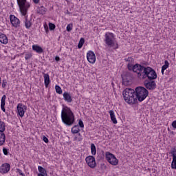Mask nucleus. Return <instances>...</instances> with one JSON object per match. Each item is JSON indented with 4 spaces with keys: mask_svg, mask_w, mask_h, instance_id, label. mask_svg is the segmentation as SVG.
Instances as JSON below:
<instances>
[{
    "mask_svg": "<svg viewBox=\"0 0 176 176\" xmlns=\"http://www.w3.org/2000/svg\"><path fill=\"white\" fill-rule=\"evenodd\" d=\"M122 95L124 101H126L127 104H136L138 102L135 91L133 89H125L122 92Z\"/></svg>",
    "mask_w": 176,
    "mask_h": 176,
    "instance_id": "obj_2",
    "label": "nucleus"
},
{
    "mask_svg": "<svg viewBox=\"0 0 176 176\" xmlns=\"http://www.w3.org/2000/svg\"><path fill=\"white\" fill-rule=\"evenodd\" d=\"M6 125L5 124V122L3 121H0V132L3 133L5 130H6Z\"/></svg>",
    "mask_w": 176,
    "mask_h": 176,
    "instance_id": "obj_30",
    "label": "nucleus"
},
{
    "mask_svg": "<svg viewBox=\"0 0 176 176\" xmlns=\"http://www.w3.org/2000/svg\"><path fill=\"white\" fill-rule=\"evenodd\" d=\"M32 50L34 52H36V53H38V54H41V53H43V49L42 48V47L38 45H33Z\"/></svg>",
    "mask_w": 176,
    "mask_h": 176,
    "instance_id": "obj_18",
    "label": "nucleus"
},
{
    "mask_svg": "<svg viewBox=\"0 0 176 176\" xmlns=\"http://www.w3.org/2000/svg\"><path fill=\"white\" fill-rule=\"evenodd\" d=\"M16 173H18L19 175L25 176V175L23 173V170L19 168L16 169Z\"/></svg>",
    "mask_w": 176,
    "mask_h": 176,
    "instance_id": "obj_37",
    "label": "nucleus"
},
{
    "mask_svg": "<svg viewBox=\"0 0 176 176\" xmlns=\"http://www.w3.org/2000/svg\"><path fill=\"white\" fill-rule=\"evenodd\" d=\"M49 28H50V31H53V30H55V28H56V25H54V23H50Z\"/></svg>",
    "mask_w": 176,
    "mask_h": 176,
    "instance_id": "obj_36",
    "label": "nucleus"
},
{
    "mask_svg": "<svg viewBox=\"0 0 176 176\" xmlns=\"http://www.w3.org/2000/svg\"><path fill=\"white\" fill-rule=\"evenodd\" d=\"M55 90L58 94H63V89H61V87L60 86L56 85Z\"/></svg>",
    "mask_w": 176,
    "mask_h": 176,
    "instance_id": "obj_33",
    "label": "nucleus"
},
{
    "mask_svg": "<svg viewBox=\"0 0 176 176\" xmlns=\"http://www.w3.org/2000/svg\"><path fill=\"white\" fill-rule=\"evenodd\" d=\"M61 119L63 123L66 126H72L75 123V116L72 110L67 106L63 107L61 111Z\"/></svg>",
    "mask_w": 176,
    "mask_h": 176,
    "instance_id": "obj_1",
    "label": "nucleus"
},
{
    "mask_svg": "<svg viewBox=\"0 0 176 176\" xmlns=\"http://www.w3.org/2000/svg\"><path fill=\"white\" fill-rule=\"evenodd\" d=\"M115 34L113 33L107 32L104 36V43L109 47L115 46Z\"/></svg>",
    "mask_w": 176,
    "mask_h": 176,
    "instance_id": "obj_7",
    "label": "nucleus"
},
{
    "mask_svg": "<svg viewBox=\"0 0 176 176\" xmlns=\"http://www.w3.org/2000/svg\"><path fill=\"white\" fill-rule=\"evenodd\" d=\"M63 98L66 102H72V97H71V94L68 92L63 93Z\"/></svg>",
    "mask_w": 176,
    "mask_h": 176,
    "instance_id": "obj_20",
    "label": "nucleus"
},
{
    "mask_svg": "<svg viewBox=\"0 0 176 176\" xmlns=\"http://www.w3.org/2000/svg\"><path fill=\"white\" fill-rule=\"evenodd\" d=\"M25 111H27V106L20 103L18 104L17 112H18V115H19L21 118H23V116H24V113H25Z\"/></svg>",
    "mask_w": 176,
    "mask_h": 176,
    "instance_id": "obj_14",
    "label": "nucleus"
},
{
    "mask_svg": "<svg viewBox=\"0 0 176 176\" xmlns=\"http://www.w3.org/2000/svg\"><path fill=\"white\" fill-rule=\"evenodd\" d=\"M106 160L111 164V166H118V164H119V160H118V158L115 157V155L109 152H106Z\"/></svg>",
    "mask_w": 176,
    "mask_h": 176,
    "instance_id": "obj_8",
    "label": "nucleus"
},
{
    "mask_svg": "<svg viewBox=\"0 0 176 176\" xmlns=\"http://www.w3.org/2000/svg\"><path fill=\"white\" fill-rule=\"evenodd\" d=\"M109 113L111 121L114 124H116L118 123V120H116V117L115 116V112L113 111V110H110Z\"/></svg>",
    "mask_w": 176,
    "mask_h": 176,
    "instance_id": "obj_24",
    "label": "nucleus"
},
{
    "mask_svg": "<svg viewBox=\"0 0 176 176\" xmlns=\"http://www.w3.org/2000/svg\"><path fill=\"white\" fill-rule=\"evenodd\" d=\"M74 141H77L78 142L82 141V135L80 133H78L77 136H75Z\"/></svg>",
    "mask_w": 176,
    "mask_h": 176,
    "instance_id": "obj_34",
    "label": "nucleus"
},
{
    "mask_svg": "<svg viewBox=\"0 0 176 176\" xmlns=\"http://www.w3.org/2000/svg\"><path fill=\"white\" fill-rule=\"evenodd\" d=\"M7 85H8V82L6 81V80H3V82H2V87H3V89H5V87H6Z\"/></svg>",
    "mask_w": 176,
    "mask_h": 176,
    "instance_id": "obj_40",
    "label": "nucleus"
},
{
    "mask_svg": "<svg viewBox=\"0 0 176 176\" xmlns=\"http://www.w3.org/2000/svg\"><path fill=\"white\" fill-rule=\"evenodd\" d=\"M130 71H133V72L137 74L138 78H143V75L145 74V72L146 71V67L138 63H136L133 66Z\"/></svg>",
    "mask_w": 176,
    "mask_h": 176,
    "instance_id": "obj_5",
    "label": "nucleus"
},
{
    "mask_svg": "<svg viewBox=\"0 0 176 176\" xmlns=\"http://www.w3.org/2000/svg\"><path fill=\"white\" fill-rule=\"evenodd\" d=\"M172 126L174 128V129H176V120L173 121L172 122Z\"/></svg>",
    "mask_w": 176,
    "mask_h": 176,
    "instance_id": "obj_43",
    "label": "nucleus"
},
{
    "mask_svg": "<svg viewBox=\"0 0 176 176\" xmlns=\"http://www.w3.org/2000/svg\"><path fill=\"white\" fill-rule=\"evenodd\" d=\"M66 29L68 32H70V31H72V25L71 24L67 25Z\"/></svg>",
    "mask_w": 176,
    "mask_h": 176,
    "instance_id": "obj_38",
    "label": "nucleus"
},
{
    "mask_svg": "<svg viewBox=\"0 0 176 176\" xmlns=\"http://www.w3.org/2000/svg\"><path fill=\"white\" fill-rule=\"evenodd\" d=\"M87 58L89 63L91 64H94L96 63V54L93 52V51H89L87 54Z\"/></svg>",
    "mask_w": 176,
    "mask_h": 176,
    "instance_id": "obj_16",
    "label": "nucleus"
},
{
    "mask_svg": "<svg viewBox=\"0 0 176 176\" xmlns=\"http://www.w3.org/2000/svg\"><path fill=\"white\" fill-rule=\"evenodd\" d=\"M38 176H47V175L38 174Z\"/></svg>",
    "mask_w": 176,
    "mask_h": 176,
    "instance_id": "obj_46",
    "label": "nucleus"
},
{
    "mask_svg": "<svg viewBox=\"0 0 176 176\" xmlns=\"http://www.w3.org/2000/svg\"><path fill=\"white\" fill-rule=\"evenodd\" d=\"M10 20L12 27H15V28H17V27H20V19L16 17V16L10 15Z\"/></svg>",
    "mask_w": 176,
    "mask_h": 176,
    "instance_id": "obj_13",
    "label": "nucleus"
},
{
    "mask_svg": "<svg viewBox=\"0 0 176 176\" xmlns=\"http://www.w3.org/2000/svg\"><path fill=\"white\" fill-rule=\"evenodd\" d=\"M91 155H96V153H97L96 145L93 143L91 144Z\"/></svg>",
    "mask_w": 176,
    "mask_h": 176,
    "instance_id": "obj_31",
    "label": "nucleus"
},
{
    "mask_svg": "<svg viewBox=\"0 0 176 176\" xmlns=\"http://www.w3.org/2000/svg\"><path fill=\"white\" fill-rule=\"evenodd\" d=\"M9 171H10V164L5 163L0 166L1 174H8Z\"/></svg>",
    "mask_w": 176,
    "mask_h": 176,
    "instance_id": "obj_15",
    "label": "nucleus"
},
{
    "mask_svg": "<svg viewBox=\"0 0 176 176\" xmlns=\"http://www.w3.org/2000/svg\"><path fill=\"white\" fill-rule=\"evenodd\" d=\"M38 170L39 171L40 173L38 174H41L42 175H47V173L46 172V169L44 168L43 167L38 166Z\"/></svg>",
    "mask_w": 176,
    "mask_h": 176,
    "instance_id": "obj_29",
    "label": "nucleus"
},
{
    "mask_svg": "<svg viewBox=\"0 0 176 176\" xmlns=\"http://www.w3.org/2000/svg\"><path fill=\"white\" fill-rule=\"evenodd\" d=\"M136 100H138L140 102L144 101L146 97H148L149 92L147 89L144 87H138L135 89Z\"/></svg>",
    "mask_w": 176,
    "mask_h": 176,
    "instance_id": "obj_3",
    "label": "nucleus"
},
{
    "mask_svg": "<svg viewBox=\"0 0 176 176\" xmlns=\"http://www.w3.org/2000/svg\"><path fill=\"white\" fill-rule=\"evenodd\" d=\"M144 85L148 90H155L156 89V82L153 80H146Z\"/></svg>",
    "mask_w": 176,
    "mask_h": 176,
    "instance_id": "obj_12",
    "label": "nucleus"
},
{
    "mask_svg": "<svg viewBox=\"0 0 176 176\" xmlns=\"http://www.w3.org/2000/svg\"><path fill=\"white\" fill-rule=\"evenodd\" d=\"M3 153L4 155H8V149L6 148H3Z\"/></svg>",
    "mask_w": 176,
    "mask_h": 176,
    "instance_id": "obj_42",
    "label": "nucleus"
},
{
    "mask_svg": "<svg viewBox=\"0 0 176 176\" xmlns=\"http://www.w3.org/2000/svg\"><path fill=\"white\" fill-rule=\"evenodd\" d=\"M1 77H0V86H1Z\"/></svg>",
    "mask_w": 176,
    "mask_h": 176,
    "instance_id": "obj_49",
    "label": "nucleus"
},
{
    "mask_svg": "<svg viewBox=\"0 0 176 176\" xmlns=\"http://www.w3.org/2000/svg\"><path fill=\"white\" fill-rule=\"evenodd\" d=\"M168 65H170V63H168V60H165L164 61V65L162 67V75L164 74V71H166V69L167 68H168Z\"/></svg>",
    "mask_w": 176,
    "mask_h": 176,
    "instance_id": "obj_26",
    "label": "nucleus"
},
{
    "mask_svg": "<svg viewBox=\"0 0 176 176\" xmlns=\"http://www.w3.org/2000/svg\"><path fill=\"white\" fill-rule=\"evenodd\" d=\"M43 141H44V142L47 144V142H49V139H47V138H46V136H43Z\"/></svg>",
    "mask_w": 176,
    "mask_h": 176,
    "instance_id": "obj_41",
    "label": "nucleus"
},
{
    "mask_svg": "<svg viewBox=\"0 0 176 176\" xmlns=\"http://www.w3.org/2000/svg\"><path fill=\"white\" fill-rule=\"evenodd\" d=\"M55 60H56V61H60V57L56 56Z\"/></svg>",
    "mask_w": 176,
    "mask_h": 176,
    "instance_id": "obj_45",
    "label": "nucleus"
},
{
    "mask_svg": "<svg viewBox=\"0 0 176 176\" xmlns=\"http://www.w3.org/2000/svg\"><path fill=\"white\" fill-rule=\"evenodd\" d=\"M124 60L128 63L127 68L130 71L134 67V58L133 57H128L124 58Z\"/></svg>",
    "mask_w": 176,
    "mask_h": 176,
    "instance_id": "obj_17",
    "label": "nucleus"
},
{
    "mask_svg": "<svg viewBox=\"0 0 176 176\" xmlns=\"http://www.w3.org/2000/svg\"><path fill=\"white\" fill-rule=\"evenodd\" d=\"M170 155L173 157L171 167L173 170H176V146H173L170 150Z\"/></svg>",
    "mask_w": 176,
    "mask_h": 176,
    "instance_id": "obj_11",
    "label": "nucleus"
},
{
    "mask_svg": "<svg viewBox=\"0 0 176 176\" xmlns=\"http://www.w3.org/2000/svg\"><path fill=\"white\" fill-rule=\"evenodd\" d=\"M5 104H6V95H3L1 98V108L3 112H6V109H5Z\"/></svg>",
    "mask_w": 176,
    "mask_h": 176,
    "instance_id": "obj_21",
    "label": "nucleus"
},
{
    "mask_svg": "<svg viewBox=\"0 0 176 176\" xmlns=\"http://www.w3.org/2000/svg\"><path fill=\"white\" fill-rule=\"evenodd\" d=\"M80 131V129H79V126L75 125L72 128V134H78Z\"/></svg>",
    "mask_w": 176,
    "mask_h": 176,
    "instance_id": "obj_27",
    "label": "nucleus"
},
{
    "mask_svg": "<svg viewBox=\"0 0 176 176\" xmlns=\"http://www.w3.org/2000/svg\"><path fill=\"white\" fill-rule=\"evenodd\" d=\"M6 140V136H5V133L3 132H0V146L5 144Z\"/></svg>",
    "mask_w": 176,
    "mask_h": 176,
    "instance_id": "obj_25",
    "label": "nucleus"
},
{
    "mask_svg": "<svg viewBox=\"0 0 176 176\" xmlns=\"http://www.w3.org/2000/svg\"><path fill=\"white\" fill-rule=\"evenodd\" d=\"M84 44H85V38H81L80 39V41H79V43H78V49H82V46H83Z\"/></svg>",
    "mask_w": 176,
    "mask_h": 176,
    "instance_id": "obj_32",
    "label": "nucleus"
},
{
    "mask_svg": "<svg viewBox=\"0 0 176 176\" xmlns=\"http://www.w3.org/2000/svg\"><path fill=\"white\" fill-rule=\"evenodd\" d=\"M0 43L3 45H7L8 43V37L6 34L0 32Z\"/></svg>",
    "mask_w": 176,
    "mask_h": 176,
    "instance_id": "obj_19",
    "label": "nucleus"
},
{
    "mask_svg": "<svg viewBox=\"0 0 176 176\" xmlns=\"http://www.w3.org/2000/svg\"><path fill=\"white\" fill-rule=\"evenodd\" d=\"M31 57H32V54L28 52V53L25 54V60H30V58H31Z\"/></svg>",
    "mask_w": 176,
    "mask_h": 176,
    "instance_id": "obj_35",
    "label": "nucleus"
},
{
    "mask_svg": "<svg viewBox=\"0 0 176 176\" xmlns=\"http://www.w3.org/2000/svg\"><path fill=\"white\" fill-rule=\"evenodd\" d=\"M46 12H47V10L46 8L43 6L37 8L36 13H38V14H42V15L46 14Z\"/></svg>",
    "mask_w": 176,
    "mask_h": 176,
    "instance_id": "obj_22",
    "label": "nucleus"
},
{
    "mask_svg": "<svg viewBox=\"0 0 176 176\" xmlns=\"http://www.w3.org/2000/svg\"><path fill=\"white\" fill-rule=\"evenodd\" d=\"M122 85L124 86H129L130 83H131V80L133 79V76L130 72H126L123 75H122Z\"/></svg>",
    "mask_w": 176,
    "mask_h": 176,
    "instance_id": "obj_9",
    "label": "nucleus"
},
{
    "mask_svg": "<svg viewBox=\"0 0 176 176\" xmlns=\"http://www.w3.org/2000/svg\"><path fill=\"white\" fill-rule=\"evenodd\" d=\"M146 78H148L149 80H153V79H156V78H157V74H156V72L152 69V67H147L146 72H144V74H143L142 79H145Z\"/></svg>",
    "mask_w": 176,
    "mask_h": 176,
    "instance_id": "obj_6",
    "label": "nucleus"
},
{
    "mask_svg": "<svg viewBox=\"0 0 176 176\" xmlns=\"http://www.w3.org/2000/svg\"><path fill=\"white\" fill-rule=\"evenodd\" d=\"M19 10L23 16L27 15V12L30 9L31 4L27 0H16Z\"/></svg>",
    "mask_w": 176,
    "mask_h": 176,
    "instance_id": "obj_4",
    "label": "nucleus"
},
{
    "mask_svg": "<svg viewBox=\"0 0 176 176\" xmlns=\"http://www.w3.org/2000/svg\"><path fill=\"white\" fill-rule=\"evenodd\" d=\"M118 48H119V45H118V43H116V49H118Z\"/></svg>",
    "mask_w": 176,
    "mask_h": 176,
    "instance_id": "obj_47",
    "label": "nucleus"
},
{
    "mask_svg": "<svg viewBox=\"0 0 176 176\" xmlns=\"http://www.w3.org/2000/svg\"><path fill=\"white\" fill-rule=\"evenodd\" d=\"M32 25V23H31V19H28L27 18H25V27L28 29V28H31Z\"/></svg>",
    "mask_w": 176,
    "mask_h": 176,
    "instance_id": "obj_28",
    "label": "nucleus"
},
{
    "mask_svg": "<svg viewBox=\"0 0 176 176\" xmlns=\"http://www.w3.org/2000/svg\"><path fill=\"white\" fill-rule=\"evenodd\" d=\"M78 124L81 129H83L85 127V124H83V121L82 120H80L78 122Z\"/></svg>",
    "mask_w": 176,
    "mask_h": 176,
    "instance_id": "obj_39",
    "label": "nucleus"
},
{
    "mask_svg": "<svg viewBox=\"0 0 176 176\" xmlns=\"http://www.w3.org/2000/svg\"><path fill=\"white\" fill-rule=\"evenodd\" d=\"M32 1H33L34 3L38 4V3H39L40 0H32Z\"/></svg>",
    "mask_w": 176,
    "mask_h": 176,
    "instance_id": "obj_44",
    "label": "nucleus"
},
{
    "mask_svg": "<svg viewBox=\"0 0 176 176\" xmlns=\"http://www.w3.org/2000/svg\"><path fill=\"white\" fill-rule=\"evenodd\" d=\"M44 28H45V30H47V25H44Z\"/></svg>",
    "mask_w": 176,
    "mask_h": 176,
    "instance_id": "obj_48",
    "label": "nucleus"
},
{
    "mask_svg": "<svg viewBox=\"0 0 176 176\" xmlns=\"http://www.w3.org/2000/svg\"><path fill=\"white\" fill-rule=\"evenodd\" d=\"M87 164L91 168H96L97 164L96 163V158L93 155H89L85 158Z\"/></svg>",
    "mask_w": 176,
    "mask_h": 176,
    "instance_id": "obj_10",
    "label": "nucleus"
},
{
    "mask_svg": "<svg viewBox=\"0 0 176 176\" xmlns=\"http://www.w3.org/2000/svg\"><path fill=\"white\" fill-rule=\"evenodd\" d=\"M44 75V84L45 87H48L49 84L50 83V76L47 74H43Z\"/></svg>",
    "mask_w": 176,
    "mask_h": 176,
    "instance_id": "obj_23",
    "label": "nucleus"
}]
</instances>
